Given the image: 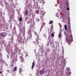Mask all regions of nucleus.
Here are the masks:
<instances>
[{
    "mask_svg": "<svg viewBox=\"0 0 76 76\" xmlns=\"http://www.w3.org/2000/svg\"><path fill=\"white\" fill-rule=\"evenodd\" d=\"M19 72L20 75H22V74H23V72L22 71V69L21 68H20Z\"/></svg>",
    "mask_w": 76,
    "mask_h": 76,
    "instance_id": "7ed1b4c3",
    "label": "nucleus"
},
{
    "mask_svg": "<svg viewBox=\"0 0 76 76\" xmlns=\"http://www.w3.org/2000/svg\"><path fill=\"white\" fill-rule=\"evenodd\" d=\"M45 12H41L40 14L41 18H42V16H44V15H45Z\"/></svg>",
    "mask_w": 76,
    "mask_h": 76,
    "instance_id": "f03ea898",
    "label": "nucleus"
},
{
    "mask_svg": "<svg viewBox=\"0 0 76 76\" xmlns=\"http://www.w3.org/2000/svg\"><path fill=\"white\" fill-rule=\"evenodd\" d=\"M37 38L36 39V40H38L39 39V36H37Z\"/></svg>",
    "mask_w": 76,
    "mask_h": 76,
    "instance_id": "4468645a",
    "label": "nucleus"
},
{
    "mask_svg": "<svg viewBox=\"0 0 76 76\" xmlns=\"http://www.w3.org/2000/svg\"><path fill=\"white\" fill-rule=\"evenodd\" d=\"M30 35L31 36V37H32V36H31V35H32V34H30Z\"/></svg>",
    "mask_w": 76,
    "mask_h": 76,
    "instance_id": "cd10ccee",
    "label": "nucleus"
},
{
    "mask_svg": "<svg viewBox=\"0 0 76 76\" xmlns=\"http://www.w3.org/2000/svg\"><path fill=\"white\" fill-rule=\"evenodd\" d=\"M32 66H35V64H34V62L32 63Z\"/></svg>",
    "mask_w": 76,
    "mask_h": 76,
    "instance_id": "a211bd4d",
    "label": "nucleus"
},
{
    "mask_svg": "<svg viewBox=\"0 0 76 76\" xmlns=\"http://www.w3.org/2000/svg\"><path fill=\"white\" fill-rule=\"evenodd\" d=\"M66 4H67V6H66L67 7H69V4H68V2H66Z\"/></svg>",
    "mask_w": 76,
    "mask_h": 76,
    "instance_id": "2eb2a0df",
    "label": "nucleus"
},
{
    "mask_svg": "<svg viewBox=\"0 0 76 76\" xmlns=\"http://www.w3.org/2000/svg\"><path fill=\"white\" fill-rule=\"evenodd\" d=\"M68 20H69V22L68 23V28L69 29H70V32H71V27L70 26V18H68Z\"/></svg>",
    "mask_w": 76,
    "mask_h": 76,
    "instance_id": "f257e3e1",
    "label": "nucleus"
},
{
    "mask_svg": "<svg viewBox=\"0 0 76 76\" xmlns=\"http://www.w3.org/2000/svg\"><path fill=\"white\" fill-rule=\"evenodd\" d=\"M41 19H43V18H41Z\"/></svg>",
    "mask_w": 76,
    "mask_h": 76,
    "instance_id": "bb28decb",
    "label": "nucleus"
},
{
    "mask_svg": "<svg viewBox=\"0 0 76 76\" xmlns=\"http://www.w3.org/2000/svg\"><path fill=\"white\" fill-rule=\"evenodd\" d=\"M31 68H32V69H34V66L32 65L31 66Z\"/></svg>",
    "mask_w": 76,
    "mask_h": 76,
    "instance_id": "6ab92c4d",
    "label": "nucleus"
},
{
    "mask_svg": "<svg viewBox=\"0 0 76 76\" xmlns=\"http://www.w3.org/2000/svg\"><path fill=\"white\" fill-rule=\"evenodd\" d=\"M7 58H9V56L8 55H7Z\"/></svg>",
    "mask_w": 76,
    "mask_h": 76,
    "instance_id": "4be33fe9",
    "label": "nucleus"
},
{
    "mask_svg": "<svg viewBox=\"0 0 76 76\" xmlns=\"http://www.w3.org/2000/svg\"><path fill=\"white\" fill-rule=\"evenodd\" d=\"M37 6H38V4H37Z\"/></svg>",
    "mask_w": 76,
    "mask_h": 76,
    "instance_id": "393cba45",
    "label": "nucleus"
},
{
    "mask_svg": "<svg viewBox=\"0 0 76 76\" xmlns=\"http://www.w3.org/2000/svg\"><path fill=\"white\" fill-rule=\"evenodd\" d=\"M4 34H5L4 33Z\"/></svg>",
    "mask_w": 76,
    "mask_h": 76,
    "instance_id": "2f4dec72",
    "label": "nucleus"
},
{
    "mask_svg": "<svg viewBox=\"0 0 76 76\" xmlns=\"http://www.w3.org/2000/svg\"><path fill=\"white\" fill-rule=\"evenodd\" d=\"M43 27H44V26H43V25H42L41 27L40 28V31H41V30H42V28H43Z\"/></svg>",
    "mask_w": 76,
    "mask_h": 76,
    "instance_id": "9b49d317",
    "label": "nucleus"
},
{
    "mask_svg": "<svg viewBox=\"0 0 76 76\" xmlns=\"http://www.w3.org/2000/svg\"><path fill=\"white\" fill-rule=\"evenodd\" d=\"M64 34H66V32L64 31Z\"/></svg>",
    "mask_w": 76,
    "mask_h": 76,
    "instance_id": "a878e982",
    "label": "nucleus"
},
{
    "mask_svg": "<svg viewBox=\"0 0 76 76\" xmlns=\"http://www.w3.org/2000/svg\"><path fill=\"white\" fill-rule=\"evenodd\" d=\"M51 37H54V34L53 33L51 34Z\"/></svg>",
    "mask_w": 76,
    "mask_h": 76,
    "instance_id": "f3484780",
    "label": "nucleus"
},
{
    "mask_svg": "<svg viewBox=\"0 0 76 76\" xmlns=\"http://www.w3.org/2000/svg\"><path fill=\"white\" fill-rule=\"evenodd\" d=\"M16 69H17V67H16V66H15V68L13 70L14 71H16Z\"/></svg>",
    "mask_w": 76,
    "mask_h": 76,
    "instance_id": "ddd939ff",
    "label": "nucleus"
},
{
    "mask_svg": "<svg viewBox=\"0 0 76 76\" xmlns=\"http://www.w3.org/2000/svg\"><path fill=\"white\" fill-rule=\"evenodd\" d=\"M66 9H67V10H69V8L68 7L67 8H66Z\"/></svg>",
    "mask_w": 76,
    "mask_h": 76,
    "instance_id": "412c9836",
    "label": "nucleus"
},
{
    "mask_svg": "<svg viewBox=\"0 0 76 76\" xmlns=\"http://www.w3.org/2000/svg\"><path fill=\"white\" fill-rule=\"evenodd\" d=\"M53 21H50L49 22V24H51V23H53Z\"/></svg>",
    "mask_w": 76,
    "mask_h": 76,
    "instance_id": "dca6fc26",
    "label": "nucleus"
},
{
    "mask_svg": "<svg viewBox=\"0 0 76 76\" xmlns=\"http://www.w3.org/2000/svg\"><path fill=\"white\" fill-rule=\"evenodd\" d=\"M34 34H35V35H36V34H37V32H34Z\"/></svg>",
    "mask_w": 76,
    "mask_h": 76,
    "instance_id": "5701e85b",
    "label": "nucleus"
},
{
    "mask_svg": "<svg viewBox=\"0 0 76 76\" xmlns=\"http://www.w3.org/2000/svg\"><path fill=\"white\" fill-rule=\"evenodd\" d=\"M25 13L26 14V15L27 16L28 15V11H26L25 12Z\"/></svg>",
    "mask_w": 76,
    "mask_h": 76,
    "instance_id": "f8f14e48",
    "label": "nucleus"
},
{
    "mask_svg": "<svg viewBox=\"0 0 76 76\" xmlns=\"http://www.w3.org/2000/svg\"><path fill=\"white\" fill-rule=\"evenodd\" d=\"M38 20V21H39V19L37 20Z\"/></svg>",
    "mask_w": 76,
    "mask_h": 76,
    "instance_id": "c756f323",
    "label": "nucleus"
},
{
    "mask_svg": "<svg viewBox=\"0 0 76 76\" xmlns=\"http://www.w3.org/2000/svg\"><path fill=\"white\" fill-rule=\"evenodd\" d=\"M44 73V70H42V71L40 72V74L41 75H42Z\"/></svg>",
    "mask_w": 76,
    "mask_h": 76,
    "instance_id": "423d86ee",
    "label": "nucleus"
},
{
    "mask_svg": "<svg viewBox=\"0 0 76 76\" xmlns=\"http://www.w3.org/2000/svg\"><path fill=\"white\" fill-rule=\"evenodd\" d=\"M19 21H20V22H22V18H20L19 19Z\"/></svg>",
    "mask_w": 76,
    "mask_h": 76,
    "instance_id": "1a4fd4ad",
    "label": "nucleus"
},
{
    "mask_svg": "<svg viewBox=\"0 0 76 76\" xmlns=\"http://www.w3.org/2000/svg\"><path fill=\"white\" fill-rule=\"evenodd\" d=\"M70 37L72 39H73V36H72V35H70Z\"/></svg>",
    "mask_w": 76,
    "mask_h": 76,
    "instance_id": "aec40b11",
    "label": "nucleus"
},
{
    "mask_svg": "<svg viewBox=\"0 0 76 76\" xmlns=\"http://www.w3.org/2000/svg\"><path fill=\"white\" fill-rule=\"evenodd\" d=\"M66 42H68V43H69V42L70 41V40H69V39H68L67 37H66Z\"/></svg>",
    "mask_w": 76,
    "mask_h": 76,
    "instance_id": "39448f33",
    "label": "nucleus"
},
{
    "mask_svg": "<svg viewBox=\"0 0 76 76\" xmlns=\"http://www.w3.org/2000/svg\"><path fill=\"white\" fill-rule=\"evenodd\" d=\"M38 13H39V12H38V13H37V14H38Z\"/></svg>",
    "mask_w": 76,
    "mask_h": 76,
    "instance_id": "7c9ffc66",
    "label": "nucleus"
},
{
    "mask_svg": "<svg viewBox=\"0 0 76 76\" xmlns=\"http://www.w3.org/2000/svg\"><path fill=\"white\" fill-rule=\"evenodd\" d=\"M39 12V11H37V12Z\"/></svg>",
    "mask_w": 76,
    "mask_h": 76,
    "instance_id": "c85d7f7f",
    "label": "nucleus"
},
{
    "mask_svg": "<svg viewBox=\"0 0 76 76\" xmlns=\"http://www.w3.org/2000/svg\"><path fill=\"white\" fill-rule=\"evenodd\" d=\"M61 31H60V33H59V35H58V37L59 38H60L61 37Z\"/></svg>",
    "mask_w": 76,
    "mask_h": 76,
    "instance_id": "0eeeda50",
    "label": "nucleus"
},
{
    "mask_svg": "<svg viewBox=\"0 0 76 76\" xmlns=\"http://www.w3.org/2000/svg\"><path fill=\"white\" fill-rule=\"evenodd\" d=\"M1 73H2V72H1L0 71V73L1 74Z\"/></svg>",
    "mask_w": 76,
    "mask_h": 76,
    "instance_id": "b1692460",
    "label": "nucleus"
},
{
    "mask_svg": "<svg viewBox=\"0 0 76 76\" xmlns=\"http://www.w3.org/2000/svg\"><path fill=\"white\" fill-rule=\"evenodd\" d=\"M21 61L23 62L24 61V59H23V58H21Z\"/></svg>",
    "mask_w": 76,
    "mask_h": 76,
    "instance_id": "9d476101",
    "label": "nucleus"
},
{
    "mask_svg": "<svg viewBox=\"0 0 76 76\" xmlns=\"http://www.w3.org/2000/svg\"><path fill=\"white\" fill-rule=\"evenodd\" d=\"M67 25H66L65 24L64 25V28L65 29V31H67Z\"/></svg>",
    "mask_w": 76,
    "mask_h": 76,
    "instance_id": "6e6552de",
    "label": "nucleus"
},
{
    "mask_svg": "<svg viewBox=\"0 0 76 76\" xmlns=\"http://www.w3.org/2000/svg\"><path fill=\"white\" fill-rule=\"evenodd\" d=\"M0 35L1 37H6V34H5L4 35L3 33H0Z\"/></svg>",
    "mask_w": 76,
    "mask_h": 76,
    "instance_id": "20e7f679",
    "label": "nucleus"
}]
</instances>
